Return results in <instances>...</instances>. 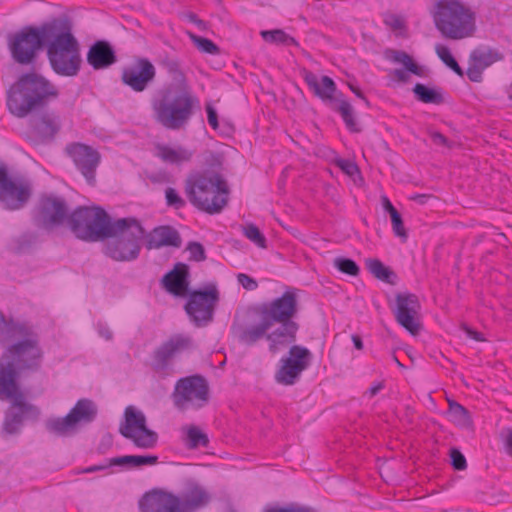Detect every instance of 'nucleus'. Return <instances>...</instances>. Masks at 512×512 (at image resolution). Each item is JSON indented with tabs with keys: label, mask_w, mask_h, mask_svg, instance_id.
I'll use <instances>...</instances> for the list:
<instances>
[{
	"label": "nucleus",
	"mask_w": 512,
	"mask_h": 512,
	"mask_svg": "<svg viewBox=\"0 0 512 512\" xmlns=\"http://www.w3.org/2000/svg\"><path fill=\"white\" fill-rule=\"evenodd\" d=\"M1 336L7 335L13 342L0 358V399L7 400L11 407L4 422L8 433L18 431L22 417L33 408L25 402V397L17 384L20 372L35 369L40 365L43 352L37 339L28 335L20 339L22 332L3 319L0 315Z\"/></svg>",
	"instance_id": "obj_1"
},
{
	"label": "nucleus",
	"mask_w": 512,
	"mask_h": 512,
	"mask_svg": "<svg viewBox=\"0 0 512 512\" xmlns=\"http://www.w3.org/2000/svg\"><path fill=\"white\" fill-rule=\"evenodd\" d=\"M44 41L49 43L50 63L58 74L74 76L80 67L79 45L65 20H55L43 26Z\"/></svg>",
	"instance_id": "obj_2"
},
{
	"label": "nucleus",
	"mask_w": 512,
	"mask_h": 512,
	"mask_svg": "<svg viewBox=\"0 0 512 512\" xmlns=\"http://www.w3.org/2000/svg\"><path fill=\"white\" fill-rule=\"evenodd\" d=\"M433 20L441 35L460 41L475 36L477 14L473 8L459 0H440L435 5Z\"/></svg>",
	"instance_id": "obj_3"
},
{
	"label": "nucleus",
	"mask_w": 512,
	"mask_h": 512,
	"mask_svg": "<svg viewBox=\"0 0 512 512\" xmlns=\"http://www.w3.org/2000/svg\"><path fill=\"white\" fill-rule=\"evenodd\" d=\"M189 201L199 210L217 214L228 203L229 189L223 177L214 171L189 176L185 182Z\"/></svg>",
	"instance_id": "obj_4"
},
{
	"label": "nucleus",
	"mask_w": 512,
	"mask_h": 512,
	"mask_svg": "<svg viewBox=\"0 0 512 512\" xmlns=\"http://www.w3.org/2000/svg\"><path fill=\"white\" fill-rule=\"evenodd\" d=\"M198 101L188 87H167L152 104L155 120L167 129L183 128Z\"/></svg>",
	"instance_id": "obj_5"
},
{
	"label": "nucleus",
	"mask_w": 512,
	"mask_h": 512,
	"mask_svg": "<svg viewBox=\"0 0 512 512\" xmlns=\"http://www.w3.org/2000/svg\"><path fill=\"white\" fill-rule=\"evenodd\" d=\"M272 320L274 328L267 334L269 350L277 353L292 344L296 340L298 325L290 319L296 313V295L294 292H286L281 298L274 300L269 308L262 311Z\"/></svg>",
	"instance_id": "obj_6"
},
{
	"label": "nucleus",
	"mask_w": 512,
	"mask_h": 512,
	"mask_svg": "<svg viewBox=\"0 0 512 512\" xmlns=\"http://www.w3.org/2000/svg\"><path fill=\"white\" fill-rule=\"evenodd\" d=\"M107 236V254L116 261H132L139 255L144 230L134 219H119L112 223Z\"/></svg>",
	"instance_id": "obj_7"
},
{
	"label": "nucleus",
	"mask_w": 512,
	"mask_h": 512,
	"mask_svg": "<svg viewBox=\"0 0 512 512\" xmlns=\"http://www.w3.org/2000/svg\"><path fill=\"white\" fill-rule=\"evenodd\" d=\"M55 88L43 77L27 75L22 77L10 90L8 107L12 114L25 116L40 100L56 96Z\"/></svg>",
	"instance_id": "obj_8"
},
{
	"label": "nucleus",
	"mask_w": 512,
	"mask_h": 512,
	"mask_svg": "<svg viewBox=\"0 0 512 512\" xmlns=\"http://www.w3.org/2000/svg\"><path fill=\"white\" fill-rule=\"evenodd\" d=\"M69 224L76 236L84 240L107 237L112 226L105 211L96 207L77 209L70 216Z\"/></svg>",
	"instance_id": "obj_9"
},
{
	"label": "nucleus",
	"mask_w": 512,
	"mask_h": 512,
	"mask_svg": "<svg viewBox=\"0 0 512 512\" xmlns=\"http://www.w3.org/2000/svg\"><path fill=\"white\" fill-rule=\"evenodd\" d=\"M273 329L272 320L262 311L244 310L236 314L232 334L239 342L253 345L263 337L267 339Z\"/></svg>",
	"instance_id": "obj_10"
},
{
	"label": "nucleus",
	"mask_w": 512,
	"mask_h": 512,
	"mask_svg": "<svg viewBox=\"0 0 512 512\" xmlns=\"http://www.w3.org/2000/svg\"><path fill=\"white\" fill-rule=\"evenodd\" d=\"M174 404L181 410L200 408L209 400L206 380L198 375L180 379L175 387Z\"/></svg>",
	"instance_id": "obj_11"
},
{
	"label": "nucleus",
	"mask_w": 512,
	"mask_h": 512,
	"mask_svg": "<svg viewBox=\"0 0 512 512\" xmlns=\"http://www.w3.org/2000/svg\"><path fill=\"white\" fill-rule=\"evenodd\" d=\"M120 433L145 449L154 447L158 439L157 433L146 426L145 415L133 406L125 410V422L120 427Z\"/></svg>",
	"instance_id": "obj_12"
},
{
	"label": "nucleus",
	"mask_w": 512,
	"mask_h": 512,
	"mask_svg": "<svg viewBox=\"0 0 512 512\" xmlns=\"http://www.w3.org/2000/svg\"><path fill=\"white\" fill-rule=\"evenodd\" d=\"M96 414V405L91 400L81 399L68 415L62 418L51 419L47 427L49 431L55 434L67 435L74 432L79 424L91 422Z\"/></svg>",
	"instance_id": "obj_13"
},
{
	"label": "nucleus",
	"mask_w": 512,
	"mask_h": 512,
	"mask_svg": "<svg viewBox=\"0 0 512 512\" xmlns=\"http://www.w3.org/2000/svg\"><path fill=\"white\" fill-rule=\"evenodd\" d=\"M311 357L309 349L299 345L291 346L288 355L281 359V366L275 374L276 381L283 385H293L309 366Z\"/></svg>",
	"instance_id": "obj_14"
},
{
	"label": "nucleus",
	"mask_w": 512,
	"mask_h": 512,
	"mask_svg": "<svg viewBox=\"0 0 512 512\" xmlns=\"http://www.w3.org/2000/svg\"><path fill=\"white\" fill-rule=\"evenodd\" d=\"M219 300V291L214 284H209L202 291L190 295L185 306L186 312L197 325H204L213 318L214 307Z\"/></svg>",
	"instance_id": "obj_15"
},
{
	"label": "nucleus",
	"mask_w": 512,
	"mask_h": 512,
	"mask_svg": "<svg viewBox=\"0 0 512 512\" xmlns=\"http://www.w3.org/2000/svg\"><path fill=\"white\" fill-rule=\"evenodd\" d=\"M31 195L30 185L18 178L9 177L6 167L0 163V202L7 209L24 206Z\"/></svg>",
	"instance_id": "obj_16"
},
{
	"label": "nucleus",
	"mask_w": 512,
	"mask_h": 512,
	"mask_svg": "<svg viewBox=\"0 0 512 512\" xmlns=\"http://www.w3.org/2000/svg\"><path fill=\"white\" fill-rule=\"evenodd\" d=\"M45 42L43 26L40 29H27L15 34L10 39V50L13 58L21 63H30L41 44Z\"/></svg>",
	"instance_id": "obj_17"
},
{
	"label": "nucleus",
	"mask_w": 512,
	"mask_h": 512,
	"mask_svg": "<svg viewBox=\"0 0 512 512\" xmlns=\"http://www.w3.org/2000/svg\"><path fill=\"white\" fill-rule=\"evenodd\" d=\"M395 301L396 321L410 334L418 335L422 327L419 320L421 306L418 297L411 293H400L396 295Z\"/></svg>",
	"instance_id": "obj_18"
},
{
	"label": "nucleus",
	"mask_w": 512,
	"mask_h": 512,
	"mask_svg": "<svg viewBox=\"0 0 512 512\" xmlns=\"http://www.w3.org/2000/svg\"><path fill=\"white\" fill-rule=\"evenodd\" d=\"M156 76L155 66L145 58L136 59L124 68L121 80L135 92L144 91Z\"/></svg>",
	"instance_id": "obj_19"
},
{
	"label": "nucleus",
	"mask_w": 512,
	"mask_h": 512,
	"mask_svg": "<svg viewBox=\"0 0 512 512\" xmlns=\"http://www.w3.org/2000/svg\"><path fill=\"white\" fill-rule=\"evenodd\" d=\"M67 153L87 181L92 184L94 182V171L100 160L98 152L90 146L74 143L67 147Z\"/></svg>",
	"instance_id": "obj_20"
},
{
	"label": "nucleus",
	"mask_w": 512,
	"mask_h": 512,
	"mask_svg": "<svg viewBox=\"0 0 512 512\" xmlns=\"http://www.w3.org/2000/svg\"><path fill=\"white\" fill-rule=\"evenodd\" d=\"M385 57L388 60L398 63L405 68L406 71L396 69L392 72L393 78L400 82H406L408 80L407 72L418 77H424L427 75V69L424 66L418 64L410 55L404 51L387 50L385 52Z\"/></svg>",
	"instance_id": "obj_21"
},
{
	"label": "nucleus",
	"mask_w": 512,
	"mask_h": 512,
	"mask_svg": "<svg viewBox=\"0 0 512 512\" xmlns=\"http://www.w3.org/2000/svg\"><path fill=\"white\" fill-rule=\"evenodd\" d=\"M500 59V54L492 49H475L469 57V67L467 69L468 78L473 82H480L482 72Z\"/></svg>",
	"instance_id": "obj_22"
},
{
	"label": "nucleus",
	"mask_w": 512,
	"mask_h": 512,
	"mask_svg": "<svg viewBox=\"0 0 512 512\" xmlns=\"http://www.w3.org/2000/svg\"><path fill=\"white\" fill-rule=\"evenodd\" d=\"M60 127L59 115L54 112H45L33 119L30 136L39 141L51 139L57 134Z\"/></svg>",
	"instance_id": "obj_23"
},
{
	"label": "nucleus",
	"mask_w": 512,
	"mask_h": 512,
	"mask_svg": "<svg viewBox=\"0 0 512 512\" xmlns=\"http://www.w3.org/2000/svg\"><path fill=\"white\" fill-rule=\"evenodd\" d=\"M142 512H182L178 498L167 493L146 494L140 501Z\"/></svg>",
	"instance_id": "obj_24"
},
{
	"label": "nucleus",
	"mask_w": 512,
	"mask_h": 512,
	"mask_svg": "<svg viewBox=\"0 0 512 512\" xmlns=\"http://www.w3.org/2000/svg\"><path fill=\"white\" fill-rule=\"evenodd\" d=\"M303 77L315 96L323 101H332L336 92L334 81L328 76H318L310 71H304Z\"/></svg>",
	"instance_id": "obj_25"
},
{
	"label": "nucleus",
	"mask_w": 512,
	"mask_h": 512,
	"mask_svg": "<svg viewBox=\"0 0 512 512\" xmlns=\"http://www.w3.org/2000/svg\"><path fill=\"white\" fill-rule=\"evenodd\" d=\"M188 267L179 263L174 269L165 275L163 279L164 287L170 293L177 296H184L188 289Z\"/></svg>",
	"instance_id": "obj_26"
},
{
	"label": "nucleus",
	"mask_w": 512,
	"mask_h": 512,
	"mask_svg": "<svg viewBox=\"0 0 512 512\" xmlns=\"http://www.w3.org/2000/svg\"><path fill=\"white\" fill-rule=\"evenodd\" d=\"M87 61L94 69H104L114 64L116 57L107 42L98 41L90 48Z\"/></svg>",
	"instance_id": "obj_27"
},
{
	"label": "nucleus",
	"mask_w": 512,
	"mask_h": 512,
	"mask_svg": "<svg viewBox=\"0 0 512 512\" xmlns=\"http://www.w3.org/2000/svg\"><path fill=\"white\" fill-rule=\"evenodd\" d=\"M194 152L181 145H158L156 155L170 165H182L189 162Z\"/></svg>",
	"instance_id": "obj_28"
},
{
	"label": "nucleus",
	"mask_w": 512,
	"mask_h": 512,
	"mask_svg": "<svg viewBox=\"0 0 512 512\" xmlns=\"http://www.w3.org/2000/svg\"><path fill=\"white\" fill-rule=\"evenodd\" d=\"M192 347V340L185 335H174L165 341L157 350L156 356L166 361Z\"/></svg>",
	"instance_id": "obj_29"
},
{
	"label": "nucleus",
	"mask_w": 512,
	"mask_h": 512,
	"mask_svg": "<svg viewBox=\"0 0 512 512\" xmlns=\"http://www.w3.org/2000/svg\"><path fill=\"white\" fill-rule=\"evenodd\" d=\"M181 238L178 232L170 227L155 228L148 237L147 248L158 249L163 246L179 247Z\"/></svg>",
	"instance_id": "obj_30"
},
{
	"label": "nucleus",
	"mask_w": 512,
	"mask_h": 512,
	"mask_svg": "<svg viewBox=\"0 0 512 512\" xmlns=\"http://www.w3.org/2000/svg\"><path fill=\"white\" fill-rule=\"evenodd\" d=\"M42 220L46 226L59 224L66 215V207L63 201L57 198H46L42 202Z\"/></svg>",
	"instance_id": "obj_31"
},
{
	"label": "nucleus",
	"mask_w": 512,
	"mask_h": 512,
	"mask_svg": "<svg viewBox=\"0 0 512 512\" xmlns=\"http://www.w3.org/2000/svg\"><path fill=\"white\" fill-rule=\"evenodd\" d=\"M212 496L211 493L203 486L192 484L186 490L183 501L187 508L196 509L207 505Z\"/></svg>",
	"instance_id": "obj_32"
},
{
	"label": "nucleus",
	"mask_w": 512,
	"mask_h": 512,
	"mask_svg": "<svg viewBox=\"0 0 512 512\" xmlns=\"http://www.w3.org/2000/svg\"><path fill=\"white\" fill-rule=\"evenodd\" d=\"M448 405L449 409L447 415L449 420L461 428L473 430V421L469 411L459 403L450 399H448Z\"/></svg>",
	"instance_id": "obj_33"
},
{
	"label": "nucleus",
	"mask_w": 512,
	"mask_h": 512,
	"mask_svg": "<svg viewBox=\"0 0 512 512\" xmlns=\"http://www.w3.org/2000/svg\"><path fill=\"white\" fill-rule=\"evenodd\" d=\"M381 203L384 210L390 216L394 234L397 237H399L402 241H406L408 235L401 214L396 210V208L392 205V203L386 196L381 197Z\"/></svg>",
	"instance_id": "obj_34"
},
{
	"label": "nucleus",
	"mask_w": 512,
	"mask_h": 512,
	"mask_svg": "<svg viewBox=\"0 0 512 512\" xmlns=\"http://www.w3.org/2000/svg\"><path fill=\"white\" fill-rule=\"evenodd\" d=\"M260 34L267 43L286 46L296 45L295 39L280 29L263 30Z\"/></svg>",
	"instance_id": "obj_35"
},
{
	"label": "nucleus",
	"mask_w": 512,
	"mask_h": 512,
	"mask_svg": "<svg viewBox=\"0 0 512 512\" xmlns=\"http://www.w3.org/2000/svg\"><path fill=\"white\" fill-rule=\"evenodd\" d=\"M436 55L441 59V61L448 66L451 70H453L457 75L463 76L464 72L461 67L458 65L456 60L453 58L450 49L443 44H436L435 47Z\"/></svg>",
	"instance_id": "obj_36"
},
{
	"label": "nucleus",
	"mask_w": 512,
	"mask_h": 512,
	"mask_svg": "<svg viewBox=\"0 0 512 512\" xmlns=\"http://www.w3.org/2000/svg\"><path fill=\"white\" fill-rule=\"evenodd\" d=\"M336 107L335 109L341 114L345 124L352 131H358L356 121L353 115V108L344 99H336L335 100Z\"/></svg>",
	"instance_id": "obj_37"
},
{
	"label": "nucleus",
	"mask_w": 512,
	"mask_h": 512,
	"mask_svg": "<svg viewBox=\"0 0 512 512\" xmlns=\"http://www.w3.org/2000/svg\"><path fill=\"white\" fill-rule=\"evenodd\" d=\"M165 68L172 79V81L175 83V85H171L170 87L173 88H181V87H188L186 84V77L184 72L182 71L180 64L175 60H170L165 63Z\"/></svg>",
	"instance_id": "obj_38"
},
{
	"label": "nucleus",
	"mask_w": 512,
	"mask_h": 512,
	"mask_svg": "<svg viewBox=\"0 0 512 512\" xmlns=\"http://www.w3.org/2000/svg\"><path fill=\"white\" fill-rule=\"evenodd\" d=\"M186 433L188 446L190 448H196L198 446H207L208 438L205 433L202 432L201 429L194 425L187 426L184 428Z\"/></svg>",
	"instance_id": "obj_39"
},
{
	"label": "nucleus",
	"mask_w": 512,
	"mask_h": 512,
	"mask_svg": "<svg viewBox=\"0 0 512 512\" xmlns=\"http://www.w3.org/2000/svg\"><path fill=\"white\" fill-rule=\"evenodd\" d=\"M365 265L376 278L382 281H389L392 272L380 260L369 258L365 261Z\"/></svg>",
	"instance_id": "obj_40"
},
{
	"label": "nucleus",
	"mask_w": 512,
	"mask_h": 512,
	"mask_svg": "<svg viewBox=\"0 0 512 512\" xmlns=\"http://www.w3.org/2000/svg\"><path fill=\"white\" fill-rule=\"evenodd\" d=\"M190 38L195 46L202 52L209 54H218L219 48L209 39L190 34Z\"/></svg>",
	"instance_id": "obj_41"
},
{
	"label": "nucleus",
	"mask_w": 512,
	"mask_h": 512,
	"mask_svg": "<svg viewBox=\"0 0 512 512\" xmlns=\"http://www.w3.org/2000/svg\"><path fill=\"white\" fill-rule=\"evenodd\" d=\"M413 91L417 98L424 103L437 102L438 94L423 84H416Z\"/></svg>",
	"instance_id": "obj_42"
},
{
	"label": "nucleus",
	"mask_w": 512,
	"mask_h": 512,
	"mask_svg": "<svg viewBox=\"0 0 512 512\" xmlns=\"http://www.w3.org/2000/svg\"><path fill=\"white\" fill-rule=\"evenodd\" d=\"M334 265L342 273L348 274L350 276H357L359 274V267L353 260L336 258L334 260Z\"/></svg>",
	"instance_id": "obj_43"
},
{
	"label": "nucleus",
	"mask_w": 512,
	"mask_h": 512,
	"mask_svg": "<svg viewBox=\"0 0 512 512\" xmlns=\"http://www.w3.org/2000/svg\"><path fill=\"white\" fill-rule=\"evenodd\" d=\"M244 235L252 242H254L257 246L261 248L266 247V239L264 235L260 232V230L255 225H248L244 227Z\"/></svg>",
	"instance_id": "obj_44"
},
{
	"label": "nucleus",
	"mask_w": 512,
	"mask_h": 512,
	"mask_svg": "<svg viewBox=\"0 0 512 512\" xmlns=\"http://www.w3.org/2000/svg\"><path fill=\"white\" fill-rule=\"evenodd\" d=\"M335 164L349 177L354 178L359 175L358 166L349 160L337 159L335 160Z\"/></svg>",
	"instance_id": "obj_45"
},
{
	"label": "nucleus",
	"mask_w": 512,
	"mask_h": 512,
	"mask_svg": "<svg viewBox=\"0 0 512 512\" xmlns=\"http://www.w3.org/2000/svg\"><path fill=\"white\" fill-rule=\"evenodd\" d=\"M187 250L190 254V259L195 261H202L205 259L204 248L201 244L197 242L190 243L187 247Z\"/></svg>",
	"instance_id": "obj_46"
},
{
	"label": "nucleus",
	"mask_w": 512,
	"mask_h": 512,
	"mask_svg": "<svg viewBox=\"0 0 512 512\" xmlns=\"http://www.w3.org/2000/svg\"><path fill=\"white\" fill-rule=\"evenodd\" d=\"M165 197L167 204L170 206H174L175 208H180L184 205V200L178 195L175 189L167 188L165 191Z\"/></svg>",
	"instance_id": "obj_47"
},
{
	"label": "nucleus",
	"mask_w": 512,
	"mask_h": 512,
	"mask_svg": "<svg viewBox=\"0 0 512 512\" xmlns=\"http://www.w3.org/2000/svg\"><path fill=\"white\" fill-rule=\"evenodd\" d=\"M428 134L435 145L446 147L449 149L452 148L451 142L440 132L435 130H429Z\"/></svg>",
	"instance_id": "obj_48"
},
{
	"label": "nucleus",
	"mask_w": 512,
	"mask_h": 512,
	"mask_svg": "<svg viewBox=\"0 0 512 512\" xmlns=\"http://www.w3.org/2000/svg\"><path fill=\"white\" fill-rule=\"evenodd\" d=\"M451 458L452 465L456 470H464L466 468V459L460 451L453 449L451 451Z\"/></svg>",
	"instance_id": "obj_49"
},
{
	"label": "nucleus",
	"mask_w": 512,
	"mask_h": 512,
	"mask_svg": "<svg viewBox=\"0 0 512 512\" xmlns=\"http://www.w3.org/2000/svg\"><path fill=\"white\" fill-rule=\"evenodd\" d=\"M134 459H135V455H126V456H122V457L112 458L109 461V466H123V465L134 466Z\"/></svg>",
	"instance_id": "obj_50"
},
{
	"label": "nucleus",
	"mask_w": 512,
	"mask_h": 512,
	"mask_svg": "<svg viewBox=\"0 0 512 512\" xmlns=\"http://www.w3.org/2000/svg\"><path fill=\"white\" fill-rule=\"evenodd\" d=\"M158 462L157 456H140L135 455L134 466H144V465H155Z\"/></svg>",
	"instance_id": "obj_51"
},
{
	"label": "nucleus",
	"mask_w": 512,
	"mask_h": 512,
	"mask_svg": "<svg viewBox=\"0 0 512 512\" xmlns=\"http://www.w3.org/2000/svg\"><path fill=\"white\" fill-rule=\"evenodd\" d=\"M238 282L247 290H255L257 288V282L246 274L238 275Z\"/></svg>",
	"instance_id": "obj_52"
},
{
	"label": "nucleus",
	"mask_w": 512,
	"mask_h": 512,
	"mask_svg": "<svg viewBox=\"0 0 512 512\" xmlns=\"http://www.w3.org/2000/svg\"><path fill=\"white\" fill-rule=\"evenodd\" d=\"M206 111L208 116V123L213 129H218L219 123H218V115L216 110L212 107V105L207 104L206 105Z\"/></svg>",
	"instance_id": "obj_53"
},
{
	"label": "nucleus",
	"mask_w": 512,
	"mask_h": 512,
	"mask_svg": "<svg viewBox=\"0 0 512 512\" xmlns=\"http://www.w3.org/2000/svg\"><path fill=\"white\" fill-rule=\"evenodd\" d=\"M264 512H315L311 508L306 507H289V508H280V507H272L266 509Z\"/></svg>",
	"instance_id": "obj_54"
},
{
	"label": "nucleus",
	"mask_w": 512,
	"mask_h": 512,
	"mask_svg": "<svg viewBox=\"0 0 512 512\" xmlns=\"http://www.w3.org/2000/svg\"><path fill=\"white\" fill-rule=\"evenodd\" d=\"M108 466H109V464L108 465H93V466H90L87 468L78 469L77 474L94 473L97 471H102V470L106 469Z\"/></svg>",
	"instance_id": "obj_55"
},
{
	"label": "nucleus",
	"mask_w": 512,
	"mask_h": 512,
	"mask_svg": "<svg viewBox=\"0 0 512 512\" xmlns=\"http://www.w3.org/2000/svg\"><path fill=\"white\" fill-rule=\"evenodd\" d=\"M463 329H464V331L466 332V334H467L470 338H472V339H474V340H476V341H483V340H484V339L480 336V334H479L478 332H476V331H474V330H472V329H470V328H468V327H463Z\"/></svg>",
	"instance_id": "obj_56"
},
{
	"label": "nucleus",
	"mask_w": 512,
	"mask_h": 512,
	"mask_svg": "<svg viewBox=\"0 0 512 512\" xmlns=\"http://www.w3.org/2000/svg\"><path fill=\"white\" fill-rule=\"evenodd\" d=\"M507 453L512 456V430H507V436L505 439Z\"/></svg>",
	"instance_id": "obj_57"
},
{
	"label": "nucleus",
	"mask_w": 512,
	"mask_h": 512,
	"mask_svg": "<svg viewBox=\"0 0 512 512\" xmlns=\"http://www.w3.org/2000/svg\"><path fill=\"white\" fill-rule=\"evenodd\" d=\"M389 24L394 28V29H403L404 28V23L403 21L400 19V18H392L390 21H389Z\"/></svg>",
	"instance_id": "obj_58"
},
{
	"label": "nucleus",
	"mask_w": 512,
	"mask_h": 512,
	"mask_svg": "<svg viewBox=\"0 0 512 512\" xmlns=\"http://www.w3.org/2000/svg\"><path fill=\"white\" fill-rule=\"evenodd\" d=\"M352 341H353L354 346H355L356 349H358V350H362L363 349V342H362L361 338L358 335H353L352 336Z\"/></svg>",
	"instance_id": "obj_59"
},
{
	"label": "nucleus",
	"mask_w": 512,
	"mask_h": 512,
	"mask_svg": "<svg viewBox=\"0 0 512 512\" xmlns=\"http://www.w3.org/2000/svg\"><path fill=\"white\" fill-rule=\"evenodd\" d=\"M382 388H383L382 383H378V384L374 385L373 387H371L368 391L370 397L375 396Z\"/></svg>",
	"instance_id": "obj_60"
},
{
	"label": "nucleus",
	"mask_w": 512,
	"mask_h": 512,
	"mask_svg": "<svg viewBox=\"0 0 512 512\" xmlns=\"http://www.w3.org/2000/svg\"><path fill=\"white\" fill-rule=\"evenodd\" d=\"M350 89L359 97V98H362L364 99V95L363 93L356 87L350 85Z\"/></svg>",
	"instance_id": "obj_61"
},
{
	"label": "nucleus",
	"mask_w": 512,
	"mask_h": 512,
	"mask_svg": "<svg viewBox=\"0 0 512 512\" xmlns=\"http://www.w3.org/2000/svg\"><path fill=\"white\" fill-rule=\"evenodd\" d=\"M508 95H509L510 100H512V84L509 87Z\"/></svg>",
	"instance_id": "obj_62"
},
{
	"label": "nucleus",
	"mask_w": 512,
	"mask_h": 512,
	"mask_svg": "<svg viewBox=\"0 0 512 512\" xmlns=\"http://www.w3.org/2000/svg\"><path fill=\"white\" fill-rule=\"evenodd\" d=\"M396 364H398L400 367H403V365L398 361L397 358H395Z\"/></svg>",
	"instance_id": "obj_63"
}]
</instances>
